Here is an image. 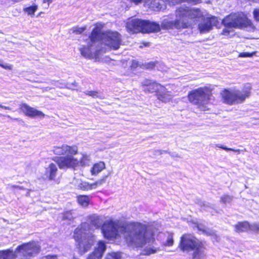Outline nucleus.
Returning <instances> with one entry per match:
<instances>
[{
  "label": "nucleus",
  "instance_id": "obj_1",
  "mask_svg": "<svg viewBox=\"0 0 259 259\" xmlns=\"http://www.w3.org/2000/svg\"><path fill=\"white\" fill-rule=\"evenodd\" d=\"M101 231L104 237L108 240L116 238L119 233L122 234L128 245L133 248L142 247L154 242L153 234L147 230V226L140 223L121 225L118 222L106 221Z\"/></svg>",
  "mask_w": 259,
  "mask_h": 259
},
{
  "label": "nucleus",
  "instance_id": "obj_2",
  "mask_svg": "<svg viewBox=\"0 0 259 259\" xmlns=\"http://www.w3.org/2000/svg\"><path fill=\"white\" fill-rule=\"evenodd\" d=\"M177 19L175 20L165 19L161 23L163 29L186 28L191 25V21H199L202 19L203 15L199 9H190L181 7L176 10Z\"/></svg>",
  "mask_w": 259,
  "mask_h": 259
},
{
  "label": "nucleus",
  "instance_id": "obj_3",
  "mask_svg": "<svg viewBox=\"0 0 259 259\" xmlns=\"http://www.w3.org/2000/svg\"><path fill=\"white\" fill-rule=\"evenodd\" d=\"M93 229L88 223H82L74 231V238L77 242V246L80 253L88 251L93 245L95 237Z\"/></svg>",
  "mask_w": 259,
  "mask_h": 259
},
{
  "label": "nucleus",
  "instance_id": "obj_4",
  "mask_svg": "<svg viewBox=\"0 0 259 259\" xmlns=\"http://www.w3.org/2000/svg\"><path fill=\"white\" fill-rule=\"evenodd\" d=\"M93 42L98 41L99 44H104L109 49L118 50L121 44V35L116 31H108L101 32V30L96 27L91 34Z\"/></svg>",
  "mask_w": 259,
  "mask_h": 259
},
{
  "label": "nucleus",
  "instance_id": "obj_5",
  "mask_svg": "<svg viewBox=\"0 0 259 259\" xmlns=\"http://www.w3.org/2000/svg\"><path fill=\"white\" fill-rule=\"evenodd\" d=\"M211 97V90L206 87L193 90L188 96L189 102L202 111L208 110L207 105Z\"/></svg>",
  "mask_w": 259,
  "mask_h": 259
},
{
  "label": "nucleus",
  "instance_id": "obj_6",
  "mask_svg": "<svg viewBox=\"0 0 259 259\" xmlns=\"http://www.w3.org/2000/svg\"><path fill=\"white\" fill-rule=\"evenodd\" d=\"M222 23L225 26L222 34L227 35L233 28L251 27L252 23L243 13L232 14L225 18Z\"/></svg>",
  "mask_w": 259,
  "mask_h": 259
},
{
  "label": "nucleus",
  "instance_id": "obj_7",
  "mask_svg": "<svg viewBox=\"0 0 259 259\" xmlns=\"http://www.w3.org/2000/svg\"><path fill=\"white\" fill-rule=\"evenodd\" d=\"M250 86L244 88L242 91L225 89L221 92V95L223 102L226 104H240L250 96Z\"/></svg>",
  "mask_w": 259,
  "mask_h": 259
},
{
  "label": "nucleus",
  "instance_id": "obj_8",
  "mask_svg": "<svg viewBox=\"0 0 259 259\" xmlns=\"http://www.w3.org/2000/svg\"><path fill=\"white\" fill-rule=\"evenodd\" d=\"M40 250L39 244L35 241L23 244L16 249L18 259H29L37 254Z\"/></svg>",
  "mask_w": 259,
  "mask_h": 259
},
{
  "label": "nucleus",
  "instance_id": "obj_9",
  "mask_svg": "<svg viewBox=\"0 0 259 259\" xmlns=\"http://www.w3.org/2000/svg\"><path fill=\"white\" fill-rule=\"evenodd\" d=\"M99 45L98 41L92 42L90 35L89 44L87 46H82L80 49L81 55L87 58L98 57L101 53L106 51L103 47H99Z\"/></svg>",
  "mask_w": 259,
  "mask_h": 259
},
{
  "label": "nucleus",
  "instance_id": "obj_10",
  "mask_svg": "<svg viewBox=\"0 0 259 259\" xmlns=\"http://www.w3.org/2000/svg\"><path fill=\"white\" fill-rule=\"evenodd\" d=\"M201 242L190 234H184L181 238L179 248L183 252H189L196 248Z\"/></svg>",
  "mask_w": 259,
  "mask_h": 259
},
{
  "label": "nucleus",
  "instance_id": "obj_11",
  "mask_svg": "<svg viewBox=\"0 0 259 259\" xmlns=\"http://www.w3.org/2000/svg\"><path fill=\"white\" fill-rule=\"evenodd\" d=\"M74 155L69 154L64 156L57 157L54 159V161L60 169L74 168L79 165V160L74 157Z\"/></svg>",
  "mask_w": 259,
  "mask_h": 259
},
{
  "label": "nucleus",
  "instance_id": "obj_12",
  "mask_svg": "<svg viewBox=\"0 0 259 259\" xmlns=\"http://www.w3.org/2000/svg\"><path fill=\"white\" fill-rule=\"evenodd\" d=\"M107 177L108 176L103 177L101 179L93 183L83 181L80 179H74L72 183L77 189L83 191H90L106 183Z\"/></svg>",
  "mask_w": 259,
  "mask_h": 259
},
{
  "label": "nucleus",
  "instance_id": "obj_13",
  "mask_svg": "<svg viewBox=\"0 0 259 259\" xmlns=\"http://www.w3.org/2000/svg\"><path fill=\"white\" fill-rule=\"evenodd\" d=\"M202 21L198 25V28L201 33H205L212 29L213 26H216L219 23L218 19L214 16L202 18Z\"/></svg>",
  "mask_w": 259,
  "mask_h": 259
},
{
  "label": "nucleus",
  "instance_id": "obj_14",
  "mask_svg": "<svg viewBox=\"0 0 259 259\" xmlns=\"http://www.w3.org/2000/svg\"><path fill=\"white\" fill-rule=\"evenodd\" d=\"M144 23V20L137 19L129 20L126 23V27L128 31L132 33L143 32Z\"/></svg>",
  "mask_w": 259,
  "mask_h": 259
},
{
  "label": "nucleus",
  "instance_id": "obj_15",
  "mask_svg": "<svg viewBox=\"0 0 259 259\" xmlns=\"http://www.w3.org/2000/svg\"><path fill=\"white\" fill-rule=\"evenodd\" d=\"M76 146H69L67 145H63L61 147H54L53 152L56 155H68L76 154L77 153Z\"/></svg>",
  "mask_w": 259,
  "mask_h": 259
},
{
  "label": "nucleus",
  "instance_id": "obj_16",
  "mask_svg": "<svg viewBox=\"0 0 259 259\" xmlns=\"http://www.w3.org/2000/svg\"><path fill=\"white\" fill-rule=\"evenodd\" d=\"M21 109L26 115L30 117L42 118L45 116V114L42 112L29 106L26 104H23L21 105Z\"/></svg>",
  "mask_w": 259,
  "mask_h": 259
},
{
  "label": "nucleus",
  "instance_id": "obj_17",
  "mask_svg": "<svg viewBox=\"0 0 259 259\" xmlns=\"http://www.w3.org/2000/svg\"><path fill=\"white\" fill-rule=\"evenodd\" d=\"M164 0H146L144 6L152 10L159 11L165 8Z\"/></svg>",
  "mask_w": 259,
  "mask_h": 259
},
{
  "label": "nucleus",
  "instance_id": "obj_18",
  "mask_svg": "<svg viewBox=\"0 0 259 259\" xmlns=\"http://www.w3.org/2000/svg\"><path fill=\"white\" fill-rule=\"evenodd\" d=\"M106 249L105 243L103 241H100L94 251L89 255L88 259H101Z\"/></svg>",
  "mask_w": 259,
  "mask_h": 259
},
{
  "label": "nucleus",
  "instance_id": "obj_19",
  "mask_svg": "<svg viewBox=\"0 0 259 259\" xmlns=\"http://www.w3.org/2000/svg\"><path fill=\"white\" fill-rule=\"evenodd\" d=\"M142 84L144 87V90L145 92L149 93L156 92L158 93V91H160L161 88L162 87L160 84L155 82H151L149 80H145L142 82Z\"/></svg>",
  "mask_w": 259,
  "mask_h": 259
},
{
  "label": "nucleus",
  "instance_id": "obj_20",
  "mask_svg": "<svg viewBox=\"0 0 259 259\" xmlns=\"http://www.w3.org/2000/svg\"><path fill=\"white\" fill-rule=\"evenodd\" d=\"M144 33H155L159 32L160 30L161 27L160 25L155 22H151L148 20H144Z\"/></svg>",
  "mask_w": 259,
  "mask_h": 259
},
{
  "label": "nucleus",
  "instance_id": "obj_21",
  "mask_svg": "<svg viewBox=\"0 0 259 259\" xmlns=\"http://www.w3.org/2000/svg\"><path fill=\"white\" fill-rule=\"evenodd\" d=\"M157 97L159 100L163 102H167L172 99L173 95L171 94L169 92L167 91L166 89L162 86L160 91H158V93H157Z\"/></svg>",
  "mask_w": 259,
  "mask_h": 259
},
{
  "label": "nucleus",
  "instance_id": "obj_22",
  "mask_svg": "<svg viewBox=\"0 0 259 259\" xmlns=\"http://www.w3.org/2000/svg\"><path fill=\"white\" fill-rule=\"evenodd\" d=\"M58 168L57 165L53 163H50L46 168L45 176L50 180H54L57 175Z\"/></svg>",
  "mask_w": 259,
  "mask_h": 259
},
{
  "label": "nucleus",
  "instance_id": "obj_23",
  "mask_svg": "<svg viewBox=\"0 0 259 259\" xmlns=\"http://www.w3.org/2000/svg\"><path fill=\"white\" fill-rule=\"evenodd\" d=\"M193 259H204L205 257V249L202 243L199 244L193 251Z\"/></svg>",
  "mask_w": 259,
  "mask_h": 259
},
{
  "label": "nucleus",
  "instance_id": "obj_24",
  "mask_svg": "<svg viewBox=\"0 0 259 259\" xmlns=\"http://www.w3.org/2000/svg\"><path fill=\"white\" fill-rule=\"evenodd\" d=\"M0 259H18L16 250L8 249L0 250Z\"/></svg>",
  "mask_w": 259,
  "mask_h": 259
},
{
  "label": "nucleus",
  "instance_id": "obj_25",
  "mask_svg": "<svg viewBox=\"0 0 259 259\" xmlns=\"http://www.w3.org/2000/svg\"><path fill=\"white\" fill-rule=\"evenodd\" d=\"M91 224L94 226L96 228H99L103 225V220L98 215H92L89 218Z\"/></svg>",
  "mask_w": 259,
  "mask_h": 259
},
{
  "label": "nucleus",
  "instance_id": "obj_26",
  "mask_svg": "<svg viewBox=\"0 0 259 259\" xmlns=\"http://www.w3.org/2000/svg\"><path fill=\"white\" fill-rule=\"evenodd\" d=\"M105 168V163L103 162H99L95 163L91 169L92 175H97Z\"/></svg>",
  "mask_w": 259,
  "mask_h": 259
},
{
  "label": "nucleus",
  "instance_id": "obj_27",
  "mask_svg": "<svg viewBox=\"0 0 259 259\" xmlns=\"http://www.w3.org/2000/svg\"><path fill=\"white\" fill-rule=\"evenodd\" d=\"M249 224L247 222H239L235 225V231L237 232H243L249 230Z\"/></svg>",
  "mask_w": 259,
  "mask_h": 259
},
{
  "label": "nucleus",
  "instance_id": "obj_28",
  "mask_svg": "<svg viewBox=\"0 0 259 259\" xmlns=\"http://www.w3.org/2000/svg\"><path fill=\"white\" fill-rule=\"evenodd\" d=\"M77 201L82 207H87L90 203V199L87 195H79L77 196Z\"/></svg>",
  "mask_w": 259,
  "mask_h": 259
},
{
  "label": "nucleus",
  "instance_id": "obj_29",
  "mask_svg": "<svg viewBox=\"0 0 259 259\" xmlns=\"http://www.w3.org/2000/svg\"><path fill=\"white\" fill-rule=\"evenodd\" d=\"M37 9L36 5H33L24 9V11L29 15H33Z\"/></svg>",
  "mask_w": 259,
  "mask_h": 259
},
{
  "label": "nucleus",
  "instance_id": "obj_30",
  "mask_svg": "<svg viewBox=\"0 0 259 259\" xmlns=\"http://www.w3.org/2000/svg\"><path fill=\"white\" fill-rule=\"evenodd\" d=\"M233 197L228 195H224L221 197L220 202L223 204H226L231 203Z\"/></svg>",
  "mask_w": 259,
  "mask_h": 259
},
{
  "label": "nucleus",
  "instance_id": "obj_31",
  "mask_svg": "<svg viewBox=\"0 0 259 259\" xmlns=\"http://www.w3.org/2000/svg\"><path fill=\"white\" fill-rule=\"evenodd\" d=\"M121 258V254L119 252H112L110 253H108L106 257V259H120Z\"/></svg>",
  "mask_w": 259,
  "mask_h": 259
},
{
  "label": "nucleus",
  "instance_id": "obj_32",
  "mask_svg": "<svg viewBox=\"0 0 259 259\" xmlns=\"http://www.w3.org/2000/svg\"><path fill=\"white\" fill-rule=\"evenodd\" d=\"M78 160L79 162V166H84L90 160L89 156L87 154H83L81 158Z\"/></svg>",
  "mask_w": 259,
  "mask_h": 259
},
{
  "label": "nucleus",
  "instance_id": "obj_33",
  "mask_svg": "<svg viewBox=\"0 0 259 259\" xmlns=\"http://www.w3.org/2000/svg\"><path fill=\"white\" fill-rule=\"evenodd\" d=\"M157 252V249L154 247H146L143 250V254L150 255Z\"/></svg>",
  "mask_w": 259,
  "mask_h": 259
},
{
  "label": "nucleus",
  "instance_id": "obj_34",
  "mask_svg": "<svg viewBox=\"0 0 259 259\" xmlns=\"http://www.w3.org/2000/svg\"><path fill=\"white\" fill-rule=\"evenodd\" d=\"M174 244L173 233H168L165 245L172 246Z\"/></svg>",
  "mask_w": 259,
  "mask_h": 259
},
{
  "label": "nucleus",
  "instance_id": "obj_35",
  "mask_svg": "<svg viewBox=\"0 0 259 259\" xmlns=\"http://www.w3.org/2000/svg\"><path fill=\"white\" fill-rule=\"evenodd\" d=\"M86 29L85 27H74L71 29L73 33H74L76 34H79L82 33Z\"/></svg>",
  "mask_w": 259,
  "mask_h": 259
},
{
  "label": "nucleus",
  "instance_id": "obj_36",
  "mask_svg": "<svg viewBox=\"0 0 259 259\" xmlns=\"http://www.w3.org/2000/svg\"><path fill=\"white\" fill-rule=\"evenodd\" d=\"M216 146L217 147L220 148H221V149H222L223 150H226L227 151H234V152H237L238 154L240 153V151H241L239 149H233V148H227V147L222 146L221 144H217Z\"/></svg>",
  "mask_w": 259,
  "mask_h": 259
},
{
  "label": "nucleus",
  "instance_id": "obj_37",
  "mask_svg": "<svg viewBox=\"0 0 259 259\" xmlns=\"http://www.w3.org/2000/svg\"><path fill=\"white\" fill-rule=\"evenodd\" d=\"M73 215L71 211H66L63 214L62 219L63 220L70 221L73 218Z\"/></svg>",
  "mask_w": 259,
  "mask_h": 259
},
{
  "label": "nucleus",
  "instance_id": "obj_38",
  "mask_svg": "<svg viewBox=\"0 0 259 259\" xmlns=\"http://www.w3.org/2000/svg\"><path fill=\"white\" fill-rule=\"evenodd\" d=\"M86 95L93 97V98H101L99 93L96 91H87Z\"/></svg>",
  "mask_w": 259,
  "mask_h": 259
},
{
  "label": "nucleus",
  "instance_id": "obj_39",
  "mask_svg": "<svg viewBox=\"0 0 259 259\" xmlns=\"http://www.w3.org/2000/svg\"><path fill=\"white\" fill-rule=\"evenodd\" d=\"M250 230L254 232H259V224H253L252 225H249V228Z\"/></svg>",
  "mask_w": 259,
  "mask_h": 259
},
{
  "label": "nucleus",
  "instance_id": "obj_40",
  "mask_svg": "<svg viewBox=\"0 0 259 259\" xmlns=\"http://www.w3.org/2000/svg\"><path fill=\"white\" fill-rule=\"evenodd\" d=\"M198 229L203 232L204 233H205L207 235H211V231H208L207 230L206 228H205V227L203 226L202 225H199L198 226Z\"/></svg>",
  "mask_w": 259,
  "mask_h": 259
},
{
  "label": "nucleus",
  "instance_id": "obj_41",
  "mask_svg": "<svg viewBox=\"0 0 259 259\" xmlns=\"http://www.w3.org/2000/svg\"><path fill=\"white\" fill-rule=\"evenodd\" d=\"M192 5H197L202 3V0H183Z\"/></svg>",
  "mask_w": 259,
  "mask_h": 259
},
{
  "label": "nucleus",
  "instance_id": "obj_42",
  "mask_svg": "<svg viewBox=\"0 0 259 259\" xmlns=\"http://www.w3.org/2000/svg\"><path fill=\"white\" fill-rule=\"evenodd\" d=\"M253 14L255 20L259 22V9H254Z\"/></svg>",
  "mask_w": 259,
  "mask_h": 259
},
{
  "label": "nucleus",
  "instance_id": "obj_43",
  "mask_svg": "<svg viewBox=\"0 0 259 259\" xmlns=\"http://www.w3.org/2000/svg\"><path fill=\"white\" fill-rule=\"evenodd\" d=\"M253 53H250L247 52L241 53L239 55L240 57H251L252 56Z\"/></svg>",
  "mask_w": 259,
  "mask_h": 259
},
{
  "label": "nucleus",
  "instance_id": "obj_44",
  "mask_svg": "<svg viewBox=\"0 0 259 259\" xmlns=\"http://www.w3.org/2000/svg\"><path fill=\"white\" fill-rule=\"evenodd\" d=\"M58 256L56 255H48L42 257L41 259H57Z\"/></svg>",
  "mask_w": 259,
  "mask_h": 259
},
{
  "label": "nucleus",
  "instance_id": "obj_45",
  "mask_svg": "<svg viewBox=\"0 0 259 259\" xmlns=\"http://www.w3.org/2000/svg\"><path fill=\"white\" fill-rule=\"evenodd\" d=\"M76 82L75 81H74L71 85L69 84V83H68L66 85V87L68 89L74 90V88L76 87Z\"/></svg>",
  "mask_w": 259,
  "mask_h": 259
},
{
  "label": "nucleus",
  "instance_id": "obj_46",
  "mask_svg": "<svg viewBox=\"0 0 259 259\" xmlns=\"http://www.w3.org/2000/svg\"><path fill=\"white\" fill-rule=\"evenodd\" d=\"M131 2L134 3L136 5H138L139 4H141L143 2L145 4V2L146 0H130Z\"/></svg>",
  "mask_w": 259,
  "mask_h": 259
},
{
  "label": "nucleus",
  "instance_id": "obj_47",
  "mask_svg": "<svg viewBox=\"0 0 259 259\" xmlns=\"http://www.w3.org/2000/svg\"><path fill=\"white\" fill-rule=\"evenodd\" d=\"M203 209H206V210H209V209L210 208H211V206H209V203H203Z\"/></svg>",
  "mask_w": 259,
  "mask_h": 259
},
{
  "label": "nucleus",
  "instance_id": "obj_48",
  "mask_svg": "<svg viewBox=\"0 0 259 259\" xmlns=\"http://www.w3.org/2000/svg\"><path fill=\"white\" fill-rule=\"evenodd\" d=\"M9 186L11 188H17L19 190H23L24 188L23 187L17 186V185H9Z\"/></svg>",
  "mask_w": 259,
  "mask_h": 259
},
{
  "label": "nucleus",
  "instance_id": "obj_49",
  "mask_svg": "<svg viewBox=\"0 0 259 259\" xmlns=\"http://www.w3.org/2000/svg\"><path fill=\"white\" fill-rule=\"evenodd\" d=\"M2 67L5 69H9V70H11L12 69V66L11 65H9L7 64H3L2 65Z\"/></svg>",
  "mask_w": 259,
  "mask_h": 259
},
{
  "label": "nucleus",
  "instance_id": "obj_50",
  "mask_svg": "<svg viewBox=\"0 0 259 259\" xmlns=\"http://www.w3.org/2000/svg\"><path fill=\"white\" fill-rule=\"evenodd\" d=\"M156 152V154H159V155H161V154H162L163 153H167V151H166V150H156L155 151Z\"/></svg>",
  "mask_w": 259,
  "mask_h": 259
},
{
  "label": "nucleus",
  "instance_id": "obj_51",
  "mask_svg": "<svg viewBox=\"0 0 259 259\" xmlns=\"http://www.w3.org/2000/svg\"><path fill=\"white\" fill-rule=\"evenodd\" d=\"M55 85L60 88H64L65 86L64 84L60 83L59 82H56Z\"/></svg>",
  "mask_w": 259,
  "mask_h": 259
},
{
  "label": "nucleus",
  "instance_id": "obj_52",
  "mask_svg": "<svg viewBox=\"0 0 259 259\" xmlns=\"http://www.w3.org/2000/svg\"><path fill=\"white\" fill-rule=\"evenodd\" d=\"M0 107L2 108L5 109H7V110H11L10 107H8V106H3L1 103H0Z\"/></svg>",
  "mask_w": 259,
  "mask_h": 259
},
{
  "label": "nucleus",
  "instance_id": "obj_53",
  "mask_svg": "<svg viewBox=\"0 0 259 259\" xmlns=\"http://www.w3.org/2000/svg\"><path fill=\"white\" fill-rule=\"evenodd\" d=\"M169 154L171 157H177V154L175 153H174V152L169 153Z\"/></svg>",
  "mask_w": 259,
  "mask_h": 259
},
{
  "label": "nucleus",
  "instance_id": "obj_54",
  "mask_svg": "<svg viewBox=\"0 0 259 259\" xmlns=\"http://www.w3.org/2000/svg\"><path fill=\"white\" fill-rule=\"evenodd\" d=\"M53 2V0H44V3H47L48 5L50 3H51Z\"/></svg>",
  "mask_w": 259,
  "mask_h": 259
},
{
  "label": "nucleus",
  "instance_id": "obj_55",
  "mask_svg": "<svg viewBox=\"0 0 259 259\" xmlns=\"http://www.w3.org/2000/svg\"><path fill=\"white\" fill-rule=\"evenodd\" d=\"M3 65V64L2 63V61H0V66L2 67V65Z\"/></svg>",
  "mask_w": 259,
  "mask_h": 259
},
{
  "label": "nucleus",
  "instance_id": "obj_56",
  "mask_svg": "<svg viewBox=\"0 0 259 259\" xmlns=\"http://www.w3.org/2000/svg\"><path fill=\"white\" fill-rule=\"evenodd\" d=\"M6 116L8 118H10V116L9 115H7Z\"/></svg>",
  "mask_w": 259,
  "mask_h": 259
}]
</instances>
